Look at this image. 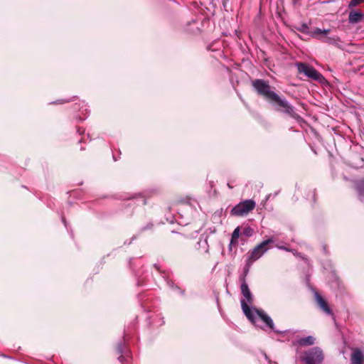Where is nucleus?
<instances>
[{
  "label": "nucleus",
  "mask_w": 364,
  "mask_h": 364,
  "mask_svg": "<svg viewBox=\"0 0 364 364\" xmlns=\"http://www.w3.org/2000/svg\"><path fill=\"white\" fill-rule=\"evenodd\" d=\"M122 348L119 346V352L120 353H122Z\"/></svg>",
  "instance_id": "nucleus-20"
},
{
  "label": "nucleus",
  "mask_w": 364,
  "mask_h": 364,
  "mask_svg": "<svg viewBox=\"0 0 364 364\" xmlns=\"http://www.w3.org/2000/svg\"><path fill=\"white\" fill-rule=\"evenodd\" d=\"M252 233L253 230L250 227L245 228L242 230V235H244L246 237L252 236Z\"/></svg>",
  "instance_id": "nucleus-15"
},
{
  "label": "nucleus",
  "mask_w": 364,
  "mask_h": 364,
  "mask_svg": "<svg viewBox=\"0 0 364 364\" xmlns=\"http://www.w3.org/2000/svg\"><path fill=\"white\" fill-rule=\"evenodd\" d=\"M183 203H188V204H190V205H191V203H190L189 201H188L187 200H185L183 199Z\"/></svg>",
  "instance_id": "nucleus-18"
},
{
  "label": "nucleus",
  "mask_w": 364,
  "mask_h": 364,
  "mask_svg": "<svg viewBox=\"0 0 364 364\" xmlns=\"http://www.w3.org/2000/svg\"><path fill=\"white\" fill-rule=\"evenodd\" d=\"M255 208V202L253 200H245L239 203L231 210V215L235 216H244L247 215Z\"/></svg>",
  "instance_id": "nucleus-4"
},
{
  "label": "nucleus",
  "mask_w": 364,
  "mask_h": 364,
  "mask_svg": "<svg viewBox=\"0 0 364 364\" xmlns=\"http://www.w3.org/2000/svg\"><path fill=\"white\" fill-rule=\"evenodd\" d=\"M363 353L358 349L355 350L351 356V364H363Z\"/></svg>",
  "instance_id": "nucleus-10"
},
{
  "label": "nucleus",
  "mask_w": 364,
  "mask_h": 364,
  "mask_svg": "<svg viewBox=\"0 0 364 364\" xmlns=\"http://www.w3.org/2000/svg\"><path fill=\"white\" fill-rule=\"evenodd\" d=\"M363 1H364V0H351L349 2L348 7L349 8L355 7L357 5H358L359 4H360V3L363 2Z\"/></svg>",
  "instance_id": "nucleus-16"
},
{
  "label": "nucleus",
  "mask_w": 364,
  "mask_h": 364,
  "mask_svg": "<svg viewBox=\"0 0 364 364\" xmlns=\"http://www.w3.org/2000/svg\"><path fill=\"white\" fill-rule=\"evenodd\" d=\"M252 85L257 94L270 102L276 110L288 114L299 121L301 117L295 112V108L284 98H282L272 91L269 82L264 80L257 79L252 81Z\"/></svg>",
  "instance_id": "nucleus-1"
},
{
  "label": "nucleus",
  "mask_w": 364,
  "mask_h": 364,
  "mask_svg": "<svg viewBox=\"0 0 364 364\" xmlns=\"http://www.w3.org/2000/svg\"><path fill=\"white\" fill-rule=\"evenodd\" d=\"M273 242L272 239H267L262 241L257 245L251 252L248 253V259L251 261L255 262L260 258L269 249L268 245Z\"/></svg>",
  "instance_id": "nucleus-6"
},
{
  "label": "nucleus",
  "mask_w": 364,
  "mask_h": 364,
  "mask_svg": "<svg viewBox=\"0 0 364 364\" xmlns=\"http://www.w3.org/2000/svg\"><path fill=\"white\" fill-rule=\"evenodd\" d=\"M356 189L358 193V198L361 201H364V179L360 180L356 185Z\"/></svg>",
  "instance_id": "nucleus-12"
},
{
  "label": "nucleus",
  "mask_w": 364,
  "mask_h": 364,
  "mask_svg": "<svg viewBox=\"0 0 364 364\" xmlns=\"http://www.w3.org/2000/svg\"><path fill=\"white\" fill-rule=\"evenodd\" d=\"M363 14L355 11H351L348 16L350 23H356L360 22L363 18Z\"/></svg>",
  "instance_id": "nucleus-9"
},
{
  "label": "nucleus",
  "mask_w": 364,
  "mask_h": 364,
  "mask_svg": "<svg viewBox=\"0 0 364 364\" xmlns=\"http://www.w3.org/2000/svg\"><path fill=\"white\" fill-rule=\"evenodd\" d=\"M253 262H254L253 261H251L250 259L247 258V262H246V264H245V266L244 267L243 274L241 275L240 277H244V278L245 279L246 276L247 275V274L249 272L250 266L252 265V264Z\"/></svg>",
  "instance_id": "nucleus-14"
},
{
  "label": "nucleus",
  "mask_w": 364,
  "mask_h": 364,
  "mask_svg": "<svg viewBox=\"0 0 364 364\" xmlns=\"http://www.w3.org/2000/svg\"><path fill=\"white\" fill-rule=\"evenodd\" d=\"M240 280L241 282V293L243 295V299H241V307L243 313L247 317V318L253 323H256L257 317L264 321L266 325L274 332L286 334L290 333V331H279L274 329V325L272 319L265 314L262 310H259L255 308L250 309L248 304L253 302V296L249 289V287L244 277H240Z\"/></svg>",
  "instance_id": "nucleus-2"
},
{
  "label": "nucleus",
  "mask_w": 364,
  "mask_h": 364,
  "mask_svg": "<svg viewBox=\"0 0 364 364\" xmlns=\"http://www.w3.org/2000/svg\"><path fill=\"white\" fill-rule=\"evenodd\" d=\"M240 227H237L232 234V237H231V240H230V244H229V250H232V247L233 246H236L237 245V240H238V238L240 237Z\"/></svg>",
  "instance_id": "nucleus-11"
},
{
  "label": "nucleus",
  "mask_w": 364,
  "mask_h": 364,
  "mask_svg": "<svg viewBox=\"0 0 364 364\" xmlns=\"http://www.w3.org/2000/svg\"><path fill=\"white\" fill-rule=\"evenodd\" d=\"M300 358L305 364H321L324 359V355L319 347H313L305 350Z\"/></svg>",
  "instance_id": "nucleus-3"
},
{
  "label": "nucleus",
  "mask_w": 364,
  "mask_h": 364,
  "mask_svg": "<svg viewBox=\"0 0 364 364\" xmlns=\"http://www.w3.org/2000/svg\"><path fill=\"white\" fill-rule=\"evenodd\" d=\"M314 298L318 306L327 315L331 316L335 320V316L327 301L317 291L314 293Z\"/></svg>",
  "instance_id": "nucleus-7"
},
{
  "label": "nucleus",
  "mask_w": 364,
  "mask_h": 364,
  "mask_svg": "<svg viewBox=\"0 0 364 364\" xmlns=\"http://www.w3.org/2000/svg\"><path fill=\"white\" fill-rule=\"evenodd\" d=\"M122 358V355H121L120 357H119V360H120V362H122V359H121Z\"/></svg>",
  "instance_id": "nucleus-21"
},
{
  "label": "nucleus",
  "mask_w": 364,
  "mask_h": 364,
  "mask_svg": "<svg viewBox=\"0 0 364 364\" xmlns=\"http://www.w3.org/2000/svg\"><path fill=\"white\" fill-rule=\"evenodd\" d=\"M315 338L312 336H308L304 338H301L299 340H297L295 343H294V345H299L301 346H312L315 343Z\"/></svg>",
  "instance_id": "nucleus-8"
},
{
  "label": "nucleus",
  "mask_w": 364,
  "mask_h": 364,
  "mask_svg": "<svg viewBox=\"0 0 364 364\" xmlns=\"http://www.w3.org/2000/svg\"><path fill=\"white\" fill-rule=\"evenodd\" d=\"M299 73H303L305 76L314 80L320 81L323 76L314 68L309 64L299 62L295 64Z\"/></svg>",
  "instance_id": "nucleus-5"
},
{
  "label": "nucleus",
  "mask_w": 364,
  "mask_h": 364,
  "mask_svg": "<svg viewBox=\"0 0 364 364\" xmlns=\"http://www.w3.org/2000/svg\"><path fill=\"white\" fill-rule=\"evenodd\" d=\"M331 31L328 29L321 30L320 28H316L314 31V34L315 36H319L320 38H326L330 34Z\"/></svg>",
  "instance_id": "nucleus-13"
},
{
  "label": "nucleus",
  "mask_w": 364,
  "mask_h": 364,
  "mask_svg": "<svg viewBox=\"0 0 364 364\" xmlns=\"http://www.w3.org/2000/svg\"><path fill=\"white\" fill-rule=\"evenodd\" d=\"M279 249L287 250V249L286 247H279Z\"/></svg>",
  "instance_id": "nucleus-19"
},
{
  "label": "nucleus",
  "mask_w": 364,
  "mask_h": 364,
  "mask_svg": "<svg viewBox=\"0 0 364 364\" xmlns=\"http://www.w3.org/2000/svg\"><path fill=\"white\" fill-rule=\"evenodd\" d=\"M328 38H331V37H328ZM327 43H336V38H334V36L332 38V41H328Z\"/></svg>",
  "instance_id": "nucleus-17"
}]
</instances>
